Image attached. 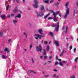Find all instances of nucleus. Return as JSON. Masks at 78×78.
<instances>
[{
	"label": "nucleus",
	"instance_id": "obj_1",
	"mask_svg": "<svg viewBox=\"0 0 78 78\" xmlns=\"http://www.w3.org/2000/svg\"><path fill=\"white\" fill-rule=\"evenodd\" d=\"M59 14V11H57L56 13L55 12L53 13V15L54 16L53 20L54 22H58V20L56 19V15Z\"/></svg>",
	"mask_w": 78,
	"mask_h": 78
},
{
	"label": "nucleus",
	"instance_id": "obj_2",
	"mask_svg": "<svg viewBox=\"0 0 78 78\" xmlns=\"http://www.w3.org/2000/svg\"><path fill=\"white\" fill-rule=\"evenodd\" d=\"M36 49L37 51H42V46H41V44L39 45V48L38 46L36 47Z\"/></svg>",
	"mask_w": 78,
	"mask_h": 78
},
{
	"label": "nucleus",
	"instance_id": "obj_3",
	"mask_svg": "<svg viewBox=\"0 0 78 78\" xmlns=\"http://www.w3.org/2000/svg\"><path fill=\"white\" fill-rule=\"evenodd\" d=\"M69 9H67L66 10V14L63 17V18L64 19H66V18H67V15H68L69 13Z\"/></svg>",
	"mask_w": 78,
	"mask_h": 78
},
{
	"label": "nucleus",
	"instance_id": "obj_4",
	"mask_svg": "<svg viewBox=\"0 0 78 78\" xmlns=\"http://www.w3.org/2000/svg\"><path fill=\"white\" fill-rule=\"evenodd\" d=\"M35 36H37V37H38L40 39H41L42 37H45V36L44 35H39V34H36L35 35Z\"/></svg>",
	"mask_w": 78,
	"mask_h": 78
},
{
	"label": "nucleus",
	"instance_id": "obj_5",
	"mask_svg": "<svg viewBox=\"0 0 78 78\" xmlns=\"http://www.w3.org/2000/svg\"><path fill=\"white\" fill-rule=\"evenodd\" d=\"M37 17H41V16H43L44 14L42 13V12H37Z\"/></svg>",
	"mask_w": 78,
	"mask_h": 78
},
{
	"label": "nucleus",
	"instance_id": "obj_6",
	"mask_svg": "<svg viewBox=\"0 0 78 78\" xmlns=\"http://www.w3.org/2000/svg\"><path fill=\"white\" fill-rule=\"evenodd\" d=\"M18 11V9H17V6H16L14 9L13 10L14 13H16Z\"/></svg>",
	"mask_w": 78,
	"mask_h": 78
},
{
	"label": "nucleus",
	"instance_id": "obj_7",
	"mask_svg": "<svg viewBox=\"0 0 78 78\" xmlns=\"http://www.w3.org/2000/svg\"><path fill=\"white\" fill-rule=\"evenodd\" d=\"M38 32H39L40 34H41V35H43L44 34H43V33H42L43 32V31L42 30V29H39L38 30Z\"/></svg>",
	"mask_w": 78,
	"mask_h": 78
},
{
	"label": "nucleus",
	"instance_id": "obj_8",
	"mask_svg": "<svg viewBox=\"0 0 78 78\" xmlns=\"http://www.w3.org/2000/svg\"><path fill=\"white\" fill-rule=\"evenodd\" d=\"M68 6H69V2H67L66 3L65 6L66 8L67 9H69V11H70V8H68Z\"/></svg>",
	"mask_w": 78,
	"mask_h": 78
},
{
	"label": "nucleus",
	"instance_id": "obj_9",
	"mask_svg": "<svg viewBox=\"0 0 78 78\" xmlns=\"http://www.w3.org/2000/svg\"><path fill=\"white\" fill-rule=\"evenodd\" d=\"M6 16L5 15H1L0 17L1 19H6Z\"/></svg>",
	"mask_w": 78,
	"mask_h": 78
},
{
	"label": "nucleus",
	"instance_id": "obj_10",
	"mask_svg": "<svg viewBox=\"0 0 78 78\" xmlns=\"http://www.w3.org/2000/svg\"><path fill=\"white\" fill-rule=\"evenodd\" d=\"M59 23H57V27L55 28V30L56 31H58V30H59Z\"/></svg>",
	"mask_w": 78,
	"mask_h": 78
},
{
	"label": "nucleus",
	"instance_id": "obj_11",
	"mask_svg": "<svg viewBox=\"0 0 78 78\" xmlns=\"http://www.w3.org/2000/svg\"><path fill=\"white\" fill-rule=\"evenodd\" d=\"M41 11H45V9H44V7L43 5H41Z\"/></svg>",
	"mask_w": 78,
	"mask_h": 78
},
{
	"label": "nucleus",
	"instance_id": "obj_12",
	"mask_svg": "<svg viewBox=\"0 0 78 78\" xmlns=\"http://www.w3.org/2000/svg\"><path fill=\"white\" fill-rule=\"evenodd\" d=\"M4 51H5V52L7 51V53H9V51L8 50V48H5L4 49Z\"/></svg>",
	"mask_w": 78,
	"mask_h": 78
},
{
	"label": "nucleus",
	"instance_id": "obj_13",
	"mask_svg": "<svg viewBox=\"0 0 78 78\" xmlns=\"http://www.w3.org/2000/svg\"><path fill=\"white\" fill-rule=\"evenodd\" d=\"M55 43L56 44V45L57 47H59V42L58 41H55Z\"/></svg>",
	"mask_w": 78,
	"mask_h": 78
},
{
	"label": "nucleus",
	"instance_id": "obj_14",
	"mask_svg": "<svg viewBox=\"0 0 78 78\" xmlns=\"http://www.w3.org/2000/svg\"><path fill=\"white\" fill-rule=\"evenodd\" d=\"M43 55L45 56L47 55V53H46V50L45 49H43Z\"/></svg>",
	"mask_w": 78,
	"mask_h": 78
},
{
	"label": "nucleus",
	"instance_id": "obj_15",
	"mask_svg": "<svg viewBox=\"0 0 78 78\" xmlns=\"http://www.w3.org/2000/svg\"><path fill=\"white\" fill-rule=\"evenodd\" d=\"M15 17L16 18L18 17L19 19H20V18L21 17V15H20V14H18L17 16H15Z\"/></svg>",
	"mask_w": 78,
	"mask_h": 78
},
{
	"label": "nucleus",
	"instance_id": "obj_16",
	"mask_svg": "<svg viewBox=\"0 0 78 78\" xmlns=\"http://www.w3.org/2000/svg\"><path fill=\"white\" fill-rule=\"evenodd\" d=\"M49 35H50V36H51V37H52V36H53V32H50L49 33Z\"/></svg>",
	"mask_w": 78,
	"mask_h": 78
},
{
	"label": "nucleus",
	"instance_id": "obj_17",
	"mask_svg": "<svg viewBox=\"0 0 78 78\" xmlns=\"http://www.w3.org/2000/svg\"><path fill=\"white\" fill-rule=\"evenodd\" d=\"M64 49H63L62 52L61 53L60 55V56H62L63 55V54H64Z\"/></svg>",
	"mask_w": 78,
	"mask_h": 78
},
{
	"label": "nucleus",
	"instance_id": "obj_18",
	"mask_svg": "<svg viewBox=\"0 0 78 78\" xmlns=\"http://www.w3.org/2000/svg\"><path fill=\"white\" fill-rule=\"evenodd\" d=\"M33 6L35 8H36L37 7V4H33Z\"/></svg>",
	"mask_w": 78,
	"mask_h": 78
},
{
	"label": "nucleus",
	"instance_id": "obj_19",
	"mask_svg": "<svg viewBox=\"0 0 78 78\" xmlns=\"http://www.w3.org/2000/svg\"><path fill=\"white\" fill-rule=\"evenodd\" d=\"M29 72L30 73H36V72H34V71H33V70H29Z\"/></svg>",
	"mask_w": 78,
	"mask_h": 78
},
{
	"label": "nucleus",
	"instance_id": "obj_20",
	"mask_svg": "<svg viewBox=\"0 0 78 78\" xmlns=\"http://www.w3.org/2000/svg\"><path fill=\"white\" fill-rule=\"evenodd\" d=\"M13 22L14 24H15L17 22V20H13Z\"/></svg>",
	"mask_w": 78,
	"mask_h": 78
},
{
	"label": "nucleus",
	"instance_id": "obj_21",
	"mask_svg": "<svg viewBox=\"0 0 78 78\" xmlns=\"http://www.w3.org/2000/svg\"><path fill=\"white\" fill-rule=\"evenodd\" d=\"M46 49L48 51H49V49H50V48L49 47V46H47L46 47Z\"/></svg>",
	"mask_w": 78,
	"mask_h": 78
},
{
	"label": "nucleus",
	"instance_id": "obj_22",
	"mask_svg": "<svg viewBox=\"0 0 78 78\" xmlns=\"http://www.w3.org/2000/svg\"><path fill=\"white\" fill-rule=\"evenodd\" d=\"M34 2L35 3V4H36L38 5V2H37V1L36 0H34Z\"/></svg>",
	"mask_w": 78,
	"mask_h": 78
},
{
	"label": "nucleus",
	"instance_id": "obj_23",
	"mask_svg": "<svg viewBox=\"0 0 78 78\" xmlns=\"http://www.w3.org/2000/svg\"><path fill=\"white\" fill-rule=\"evenodd\" d=\"M59 65H60L61 66H63V64H62V62H60L59 63Z\"/></svg>",
	"mask_w": 78,
	"mask_h": 78
},
{
	"label": "nucleus",
	"instance_id": "obj_24",
	"mask_svg": "<svg viewBox=\"0 0 78 78\" xmlns=\"http://www.w3.org/2000/svg\"><path fill=\"white\" fill-rule=\"evenodd\" d=\"M65 32L67 33V30H68V26H67L65 29Z\"/></svg>",
	"mask_w": 78,
	"mask_h": 78
},
{
	"label": "nucleus",
	"instance_id": "obj_25",
	"mask_svg": "<svg viewBox=\"0 0 78 78\" xmlns=\"http://www.w3.org/2000/svg\"><path fill=\"white\" fill-rule=\"evenodd\" d=\"M2 57L3 58H5V59H6V58H7V57H5V56L4 55H2Z\"/></svg>",
	"mask_w": 78,
	"mask_h": 78
},
{
	"label": "nucleus",
	"instance_id": "obj_26",
	"mask_svg": "<svg viewBox=\"0 0 78 78\" xmlns=\"http://www.w3.org/2000/svg\"><path fill=\"white\" fill-rule=\"evenodd\" d=\"M50 15V14H48L46 16H44V19H46V18H47L48 16Z\"/></svg>",
	"mask_w": 78,
	"mask_h": 78
},
{
	"label": "nucleus",
	"instance_id": "obj_27",
	"mask_svg": "<svg viewBox=\"0 0 78 78\" xmlns=\"http://www.w3.org/2000/svg\"><path fill=\"white\" fill-rule=\"evenodd\" d=\"M9 7V5H8V6H7V7L6 8V10L7 11H8V10Z\"/></svg>",
	"mask_w": 78,
	"mask_h": 78
},
{
	"label": "nucleus",
	"instance_id": "obj_28",
	"mask_svg": "<svg viewBox=\"0 0 78 78\" xmlns=\"http://www.w3.org/2000/svg\"><path fill=\"white\" fill-rule=\"evenodd\" d=\"M51 26H52V27H53L54 28V27H56V24H52V25H51Z\"/></svg>",
	"mask_w": 78,
	"mask_h": 78
},
{
	"label": "nucleus",
	"instance_id": "obj_29",
	"mask_svg": "<svg viewBox=\"0 0 78 78\" xmlns=\"http://www.w3.org/2000/svg\"><path fill=\"white\" fill-rule=\"evenodd\" d=\"M32 45H33V43H31L30 44V49H31V48H32Z\"/></svg>",
	"mask_w": 78,
	"mask_h": 78
},
{
	"label": "nucleus",
	"instance_id": "obj_30",
	"mask_svg": "<svg viewBox=\"0 0 78 78\" xmlns=\"http://www.w3.org/2000/svg\"><path fill=\"white\" fill-rule=\"evenodd\" d=\"M58 64H59V63L58 62H57L55 63L54 66H56L57 65H58Z\"/></svg>",
	"mask_w": 78,
	"mask_h": 78
},
{
	"label": "nucleus",
	"instance_id": "obj_31",
	"mask_svg": "<svg viewBox=\"0 0 78 78\" xmlns=\"http://www.w3.org/2000/svg\"><path fill=\"white\" fill-rule=\"evenodd\" d=\"M46 1H44L45 3H48V1L50 0H46Z\"/></svg>",
	"mask_w": 78,
	"mask_h": 78
},
{
	"label": "nucleus",
	"instance_id": "obj_32",
	"mask_svg": "<svg viewBox=\"0 0 78 78\" xmlns=\"http://www.w3.org/2000/svg\"><path fill=\"white\" fill-rule=\"evenodd\" d=\"M47 58V56L46 55H45L44 57V60L46 59Z\"/></svg>",
	"mask_w": 78,
	"mask_h": 78
},
{
	"label": "nucleus",
	"instance_id": "obj_33",
	"mask_svg": "<svg viewBox=\"0 0 78 78\" xmlns=\"http://www.w3.org/2000/svg\"><path fill=\"white\" fill-rule=\"evenodd\" d=\"M24 35H25V36H26V38L27 37V35L25 32L24 33Z\"/></svg>",
	"mask_w": 78,
	"mask_h": 78
},
{
	"label": "nucleus",
	"instance_id": "obj_34",
	"mask_svg": "<svg viewBox=\"0 0 78 78\" xmlns=\"http://www.w3.org/2000/svg\"><path fill=\"white\" fill-rule=\"evenodd\" d=\"M78 58L76 57L75 60V62H77V60H78Z\"/></svg>",
	"mask_w": 78,
	"mask_h": 78
},
{
	"label": "nucleus",
	"instance_id": "obj_35",
	"mask_svg": "<svg viewBox=\"0 0 78 78\" xmlns=\"http://www.w3.org/2000/svg\"><path fill=\"white\" fill-rule=\"evenodd\" d=\"M12 39H10L8 40V42H11L12 41Z\"/></svg>",
	"mask_w": 78,
	"mask_h": 78
},
{
	"label": "nucleus",
	"instance_id": "obj_36",
	"mask_svg": "<svg viewBox=\"0 0 78 78\" xmlns=\"http://www.w3.org/2000/svg\"><path fill=\"white\" fill-rule=\"evenodd\" d=\"M31 60H32V62L33 63H34V60H33V58H31Z\"/></svg>",
	"mask_w": 78,
	"mask_h": 78
},
{
	"label": "nucleus",
	"instance_id": "obj_37",
	"mask_svg": "<svg viewBox=\"0 0 78 78\" xmlns=\"http://www.w3.org/2000/svg\"><path fill=\"white\" fill-rule=\"evenodd\" d=\"M71 78H75V76L74 75H73L71 77Z\"/></svg>",
	"mask_w": 78,
	"mask_h": 78
},
{
	"label": "nucleus",
	"instance_id": "obj_38",
	"mask_svg": "<svg viewBox=\"0 0 78 78\" xmlns=\"http://www.w3.org/2000/svg\"><path fill=\"white\" fill-rule=\"evenodd\" d=\"M14 16V14H12L10 15V16L11 17H13V16Z\"/></svg>",
	"mask_w": 78,
	"mask_h": 78
},
{
	"label": "nucleus",
	"instance_id": "obj_39",
	"mask_svg": "<svg viewBox=\"0 0 78 78\" xmlns=\"http://www.w3.org/2000/svg\"><path fill=\"white\" fill-rule=\"evenodd\" d=\"M53 19V18H52V17H49L48 18V20H51V19Z\"/></svg>",
	"mask_w": 78,
	"mask_h": 78
},
{
	"label": "nucleus",
	"instance_id": "obj_40",
	"mask_svg": "<svg viewBox=\"0 0 78 78\" xmlns=\"http://www.w3.org/2000/svg\"><path fill=\"white\" fill-rule=\"evenodd\" d=\"M72 46H70V48H69L70 50L71 49H72Z\"/></svg>",
	"mask_w": 78,
	"mask_h": 78
},
{
	"label": "nucleus",
	"instance_id": "obj_41",
	"mask_svg": "<svg viewBox=\"0 0 78 78\" xmlns=\"http://www.w3.org/2000/svg\"><path fill=\"white\" fill-rule=\"evenodd\" d=\"M44 42L45 44H48L47 41H45Z\"/></svg>",
	"mask_w": 78,
	"mask_h": 78
},
{
	"label": "nucleus",
	"instance_id": "obj_42",
	"mask_svg": "<svg viewBox=\"0 0 78 78\" xmlns=\"http://www.w3.org/2000/svg\"><path fill=\"white\" fill-rule=\"evenodd\" d=\"M62 62H63V63H64L65 64H66V62L65 61H63Z\"/></svg>",
	"mask_w": 78,
	"mask_h": 78
},
{
	"label": "nucleus",
	"instance_id": "obj_43",
	"mask_svg": "<svg viewBox=\"0 0 78 78\" xmlns=\"http://www.w3.org/2000/svg\"><path fill=\"white\" fill-rule=\"evenodd\" d=\"M53 0H51L50 1V3H53Z\"/></svg>",
	"mask_w": 78,
	"mask_h": 78
},
{
	"label": "nucleus",
	"instance_id": "obj_44",
	"mask_svg": "<svg viewBox=\"0 0 78 78\" xmlns=\"http://www.w3.org/2000/svg\"><path fill=\"white\" fill-rule=\"evenodd\" d=\"M56 75L55 74H54L53 75V77L54 78H55L56 77Z\"/></svg>",
	"mask_w": 78,
	"mask_h": 78
},
{
	"label": "nucleus",
	"instance_id": "obj_45",
	"mask_svg": "<svg viewBox=\"0 0 78 78\" xmlns=\"http://www.w3.org/2000/svg\"><path fill=\"white\" fill-rule=\"evenodd\" d=\"M56 60H57V59H58V55H56Z\"/></svg>",
	"mask_w": 78,
	"mask_h": 78
},
{
	"label": "nucleus",
	"instance_id": "obj_46",
	"mask_svg": "<svg viewBox=\"0 0 78 78\" xmlns=\"http://www.w3.org/2000/svg\"><path fill=\"white\" fill-rule=\"evenodd\" d=\"M59 5V2H57L55 4V5Z\"/></svg>",
	"mask_w": 78,
	"mask_h": 78
},
{
	"label": "nucleus",
	"instance_id": "obj_47",
	"mask_svg": "<svg viewBox=\"0 0 78 78\" xmlns=\"http://www.w3.org/2000/svg\"><path fill=\"white\" fill-rule=\"evenodd\" d=\"M50 12H53V11L51 10H50Z\"/></svg>",
	"mask_w": 78,
	"mask_h": 78
},
{
	"label": "nucleus",
	"instance_id": "obj_48",
	"mask_svg": "<svg viewBox=\"0 0 78 78\" xmlns=\"http://www.w3.org/2000/svg\"><path fill=\"white\" fill-rule=\"evenodd\" d=\"M1 32H0V36H2L3 35V34L1 33Z\"/></svg>",
	"mask_w": 78,
	"mask_h": 78
},
{
	"label": "nucleus",
	"instance_id": "obj_49",
	"mask_svg": "<svg viewBox=\"0 0 78 78\" xmlns=\"http://www.w3.org/2000/svg\"><path fill=\"white\" fill-rule=\"evenodd\" d=\"M53 71L54 72H57V70L55 69L53 70Z\"/></svg>",
	"mask_w": 78,
	"mask_h": 78
},
{
	"label": "nucleus",
	"instance_id": "obj_50",
	"mask_svg": "<svg viewBox=\"0 0 78 78\" xmlns=\"http://www.w3.org/2000/svg\"><path fill=\"white\" fill-rule=\"evenodd\" d=\"M51 58H52V57L50 56L49 57V59H51Z\"/></svg>",
	"mask_w": 78,
	"mask_h": 78
},
{
	"label": "nucleus",
	"instance_id": "obj_51",
	"mask_svg": "<svg viewBox=\"0 0 78 78\" xmlns=\"http://www.w3.org/2000/svg\"><path fill=\"white\" fill-rule=\"evenodd\" d=\"M76 50V48H75V49L73 51H74V53H75V50Z\"/></svg>",
	"mask_w": 78,
	"mask_h": 78
},
{
	"label": "nucleus",
	"instance_id": "obj_52",
	"mask_svg": "<svg viewBox=\"0 0 78 78\" xmlns=\"http://www.w3.org/2000/svg\"><path fill=\"white\" fill-rule=\"evenodd\" d=\"M48 62H49V63H51V61H48V62H47V63H48Z\"/></svg>",
	"mask_w": 78,
	"mask_h": 78
},
{
	"label": "nucleus",
	"instance_id": "obj_53",
	"mask_svg": "<svg viewBox=\"0 0 78 78\" xmlns=\"http://www.w3.org/2000/svg\"><path fill=\"white\" fill-rule=\"evenodd\" d=\"M11 17V15H9L8 16V17L9 18V17Z\"/></svg>",
	"mask_w": 78,
	"mask_h": 78
},
{
	"label": "nucleus",
	"instance_id": "obj_54",
	"mask_svg": "<svg viewBox=\"0 0 78 78\" xmlns=\"http://www.w3.org/2000/svg\"><path fill=\"white\" fill-rule=\"evenodd\" d=\"M58 15H59V16H60V17H61V14L59 13L58 14Z\"/></svg>",
	"mask_w": 78,
	"mask_h": 78
},
{
	"label": "nucleus",
	"instance_id": "obj_55",
	"mask_svg": "<svg viewBox=\"0 0 78 78\" xmlns=\"http://www.w3.org/2000/svg\"><path fill=\"white\" fill-rule=\"evenodd\" d=\"M15 0H16L17 3H18V0H13L14 1H15Z\"/></svg>",
	"mask_w": 78,
	"mask_h": 78
},
{
	"label": "nucleus",
	"instance_id": "obj_56",
	"mask_svg": "<svg viewBox=\"0 0 78 78\" xmlns=\"http://www.w3.org/2000/svg\"><path fill=\"white\" fill-rule=\"evenodd\" d=\"M48 76H49L48 75H47V76H44L45 77H47Z\"/></svg>",
	"mask_w": 78,
	"mask_h": 78
},
{
	"label": "nucleus",
	"instance_id": "obj_57",
	"mask_svg": "<svg viewBox=\"0 0 78 78\" xmlns=\"http://www.w3.org/2000/svg\"><path fill=\"white\" fill-rule=\"evenodd\" d=\"M71 39H72V40L73 39V37H71Z\"/></svg>",
	"mask_w": 78,
	"mask_h": 78
},
{
	"label": "nucleus",
	"instance_id": "obj_58",
	"mask_svg": "<svg viewBox=\"0 0 78 78\" xmlns=\"http://www.w3.org/2000/svg\"><path fill=\"white\" fill-rule=\"evenodd\" d=\"M22 1H23V3H24V2H25V0H22Z\"/></svg>",
	"mask_w": 78,
	"mask_h": 78
},
{
	"label": "nucleus",
	"instance_id": "obj_59",
	"mask_svg": "<svg viewBox=\"0 0 78 78\" xmlns=\"http://www.w3.org/2000/svg\"><path fill=\"white\" fill-rule=\"evenodd\" d=\"M43 56H41V57H40V58L41 59H42V57H43Z\"/></svg>",
	"mask_w": 78,
	"mask_h": 78
},
{
	"label": "nucleus",
	"instance_id": "obj_60",
	"mask_svg": "<svg viewBox=\"0 0 78 78\" xmlns=\"http://www.w3.org/2000/svg\"><path fill=\"white\" fill-rule=\"evenodd\" d=\"M58 60L59 61H61V59H58Z\"/></svg>",
	"mask_w": 78,
	"mask_h": 78
},
{
	"label": "nucleus",
	"instance_id": "obj_61",
	"mask_svg": "<svg viewBox=\"0 0 78 78\" xmlns=\"http://www.w3.org/2000/svg\"><path fill=\"white\" fill-rule=\"evenodd\" d=\"M56 77H57V78H58V77H59V76L58 75H57Z\"/></svg>",
	"mask_w": 78,
	"mask_h": 78
},
{
	"label": "nucleus",
	"instance_id": "obj_62",
	"mask_svg": "<svg viewBox=\"0 0 78 78\" xmlns=\"http://www.w3.org/2000/svg\"><path fill=\"white\" fill-rule=\"evenodd\" d=\"M35 39H38V38L37 37H36Z\"/></svg>",
	"mask_w": 78,
	"mask_h": 78
},
{
	"label": "nucleus",
	"instance_id": "obj_63",
	"mask_svg": "<svg viewBox=\"0 0 78 78\" xmlns=\"http://www.w3.org/2000/svg\"><path fill=\"white\" fill-rule=\"evenodd\" d=\"M62 29L63 30H64V27H62Z\"/></svg>",
	"mask_w": 78,
	"mask_h": 78
},
{
	"label": "nucleus",
	"instance_id": "obj_64",
	"mask_svg": "<svg viewBox=\"0 0 78 78\" xmlns=\"http://www.w3.org/2000/svg\"><path fill=\"white\" fill-rule=\"evenodd\" d=\"M76 5L77 6H78V3H77Z\"/></svg>",
	"mask_w": 78,
	"mask_h": 78
}]
</instances>
